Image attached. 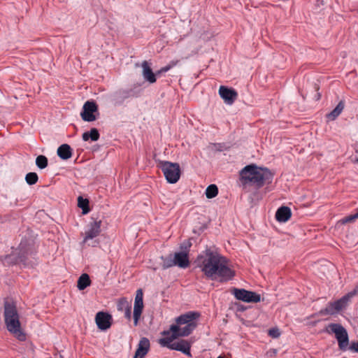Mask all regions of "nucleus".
<instances>
[{
    "mask_svg": "<svg viewBox=\"0 0 358 358\" xmlns=\"http://www.w3.org/2000/svg\"><path fill=\"white\" fill-rule=\"evenodd\" d=\"M200 313L195 311H189L176 318V324L170 326L169 330L163 331L161 334L164 337L159 339V343L162 347L170 350H177L192 357L190 352L191 343L186 340L173 341L178 337H185L190 335L197 327L196 320Z\"/></svg>",
    "mask_w": 358,
    "mask_h": 358,
    "instance_id": "1",
    "label": "nucleus"
},
{
    "mask_svg": "<svg viewBox=\"0 0 358 358\" xmlns=\"http://www.w3.org/2000/svg\"><path fill=\"white\" fill-rule=\"evenodd\" d=\"M197 263L205 276L211 280L224 282L231 280L236 275L235 271L228 266L227 259L210 249L198 257Z\"/></svg>",
    "mask_w": 358,
    "mask_h": 358,
    "instance_id": "2",
    "label": "nucleus"
},
{
    "mask_svg": "<svg viewBox=\"0 0 358 358\" xmlns=\"http://www.w3.org/2000/svg\"><path fill=\"white\" fill-rule=\"evenodd\" d=\"M273 175L267 168L259 167L255 164L245 166L240 171V180L243 185H251L261 188L266 183L272 182Z\"/></svg>",
    "mask_w": 358,
    "mask_h": 358,
    "instance_id": "3",
    "label": "nucleus"
},
{
    "mask_svg": "<svg viewBox=\"0 0 358 358\" xmlns=\"http://www.w3.org/2000/svg\"><path fill=\"white\" fill-rule=\"evenodd\" d=\"M3 315L8 331L13 334L19 341H24L26 335L21 329L20 317L15 305L6 301L4 303Z\"/></svg>",
    "mask_w": 358,
    "mask_h": 358,
    "instance_id": "4",
    "label": "nucleus"
},
{
    "mask_svg": "<svg viewBox=\"0 0 358 358\" xmlns=\"http://www.w3.org/2000/svg\"><path fill=\"white\" fill-rule=\"evenodd\" d=\"M33 252L31 246L26 243L21 242L18 248L13 252L11 254L6 255L4 259V262L8 264H23L27 265V261L29 256H31Z\"/></svg>",
    "mask_w": 358,
    "mask_h": 358,
    "instance_id": "5",
    "label": "nucleus"
},
{
    "mask_svg": "<svg viewBox=\"0 0 358 358\" xmlns=\"http://www.w3.org/2000/svg\"><path fill=\"white\" fill-rule=\"evenodd\" d=\"M157 167L162 170L168 182L174 184L179 180L181 171L178 163L159 161Z\"/></svg>",
    "mask_w": 358,
    "mask_h": 358,
    "instance_id": "6",
    "label": "nucleus"
},
{
    "mask_svg": "<svg viewBox=\"0 0 358 358\" xmlns=\"http://www.w3.org/2000/svg\"><path fill=\"white\" fill-rule=\"evenodd\" d=\"M327 331L329 334L334 333L338 341L339 349L342 351L348 350L349 338L346 329L340 324L331 323L329 324Z\"/></svg>",
    "mask_w": 358,
    "mask_h": 358,
    "instance_id": "7",
    "label": "nucleus"
},
{
    "mask_svg": "<svg viewBox=\"0 0 358 358\" xmlns=\"http://www.w3.org/2000/svg\"><path fill=\"white\" fill-rule=\"evenodd\" d=\"M351 299V296L347 294L340 299L332 303H329L325 308L321 310L320 313L322 315H334L345 308Z\"/></svg>",
    "mask_w": 358,
    "mask_h": 358,
    "instance_id": "8",
    "label": "nucleus"
},
{
    "mask_svg": "<svg viewBox=\"0 0 358 358\" xmlns=\"http://www.w3.org/2000/svg\"><path fill=\"white\" fill-rule=\"evenodd\" d=\"M232 294L238 300L247 303H257L261 301V295L245 289L234 288Z\"/></svg>",
    "mask_w": 358,
    "mask_h": 358,
    "instance_id": "9",
    "label": "nucleus"
},
{
    "mask_svg": "<svg viewBox=\"0 0 358 358\" xmlns=\"http://www.w3.org/2000/svg\"><path fill=\"white\" fill-rule=\"evenodd\" d=\"M97 111L98 106L96 102L94 101H87L83 105L80 115L84 121L93 122L96 119L94 113Z\"/></svg>",
    "mask_w": 358,
    "mask_h": 358,
    "instance_id": "10",
    "label": "nucleus"
},
{
    "mask_svg": "<svg viewBox=\"0 0 358 358\" xmlns=\"http://www.w3.org/2000/svg\"><path fill=\"white\" fill-rule=\"evenodd\" d=\"M143 309V292L141 289L136 291L134 307V324L137 326Z\"/></svg>",
    "mask_w": 358,
    "mask_h": 358,
    "instance_id": "11",
    "label": "nucleus"
},
{
    "mask_svg": "<svg viewBox=\"0 0 358 358\" xmlns=\"http://www.w3.org/2000/svg\"><path fill=\"white\" fill-rule=\"evenodd\" d=\"M219 94L224 101L229 105H231L238 96V93L235 90L224 86H220Z\"/></svg>",
    "mask_w": 358,
    "mask_h": 358,
    "instance_id": "12",
    "label": "nucleus"
},
{
    "mask_svg": "<svg viewBox=\"0 0 358 358\" xmlns=\"http://www.w3.org/2000/svg\"><path fill=\"white\" fill-rule=\"evenodd\" d=\"M112 317L110 314L104 312H99L95 317L96 324L101 330H106L111 326Z\"/></svg>",
    "mask_w": 358,
    "mask_h": 358,
    "instance_id": "13",
    "label": "nucleus"
},
{
    "mask_svg": "<svg viewBox=\"0 0 358 358\" xmlns=\"http://www.w3.org/2000/svg\"><path fill=\"white\" fill-rule=\"evenodd\" d=\"M191 244L189 243L188 246L185 247L186 250L182 251L179 252H176L174 255V261L176 266H179L180 268H185L189 266V260L188 257V250L187 248H189Z\"/></svg>",
    "mask_w": 358,
    "mask_h": 358,
    "instance_id": "14",
    "label": "nucleus"
},
{
    "mask_svg": "<svg viewBox=\"0 0 358 358\" xmlns=\"http://www.w3.org/2000/svg\"><path fill=\"white\" fill-rule=\"evenodd\" d=\"M150 343L148 338H141L133 358H144L150 350Z\"/></svg>",
    "mask_w": 358,
    "mask_h": 358,
    "instance_id": "15",
    "label": "nucleus"
},
{
    "mask_svg": "<svg viewBox=\"0 0 358 358\" xmlns=\"http://www.w3.org/2000/svg\"><path fill=\"white\" fill-rule=\"evenodd\" d=\"M101 232V221H94L89 225V229L85 231L84 242H87L89 239H92Z\"/></svg>",
    "mask_w": 358,
    "mask_h": 358,
    "instance_id": "16",
    "label": "nucleus"
},
{
    "mask_svg": "<svg viewBox=\"0 0 358 358\" xmlns=\"http://www.w3.org/2000/svg\"><path fill=\"white\" fill-rule=\"evenodd\" d=\"M142 76L145 80L152 84L157 81L156 74L152 71L150 64L147 61H143L141 64Z\"/></svg>",
    "mask_w": 358,
    "mask_h": 358,
    "instance_id": "17",
    "label": "nucleus"
},
{
    "mask_svg": "<svg viewBox=\"0 0 358 358\" xmlns=\"http://www.w3.org/2000/svg\"><path fill=\"white\" fill-rule=\"evenodd\" d=\"M292 215L291 209L287 206L280 207L275 213V218L278 222H285Z\"/></svg>",
    "mask_w": 358,
    "mask_h": 358,
    "instance_id": "18",
    "label": "nucleus"
},
{
    "mask_svg": "<svg viewBox=\"0 0 358 358\" xmlns=\"http://www.w3.org/2000/svg\"><path fill=\"white\" fill-rule=\"evenodd\" d=\"M57 155L64 160L69 159L72 156V149L68 144H62L57 148Z\"/></svg>",
    "mask_w": 358,
    "mask_h": 358,
    "instance_id": "19",
    "label": "nucleus"
},
{
    "mask_svg": "<svg viewBox=\"0 0 358 358\" xmlns=\"http://www.w3.org/2000/svg\"><path fill=\"white\" fill-rule=\"evenodd\" d=\"M345 107V102L341 101L336 108L329 113L327 115V117L329 120L333 121L336 120L340 114L342 113Z\"/></svg>",
    "mask_w": 358,
    "mask_h": 358,
    "instance_id": "20",
    "label": "nucleus"
},
{
    "mask_svg": "<svg viewBox=\"0 0 358 358\" xmlns=\"http://www.w3.org/2000/svg\"><path fill=\"white\" fill-rule=\"evenodd\" d=\"M91 284V280L90 276L87 273L82 274L77 282V287L79 290H84L85 288L89 287Z\"/></svg>",
    "mask_w": 358,
    "mask_h": 358,
    "instance_id": "21",
    "label": "nucleus"
},
{
    "mask_svg": "<svg viewBox=\"0 0 358 358\" xmlns=\"http://www.w3.org/2000/svg\"><path fill=\"white\" fill-rule=\"evenodd\" d=\"M99 133L97 129L92 128L90 131H86L83 134V139L85 141H87L89 139H91L92 141H96L99 138Z\"/></svg>",
    "mask_w": 358,
    "mask_h": 358,
    "instance_id": "22",
    "label": "nucleus"
},
{
    "mask_svg": "<svg viewBox=\"0 0 358 358\" xmlns=\"http://www.w3.org/2000/svg\"><path fill=\"white\" fill-rule=\"evenodd\" d=\"M78 206L83 210V214H87L90 212L89 201L87 199L79 196L78 198Z\"/></svg>",
    "mask_w": 358,
    "mask_h": 358,
    "instance_id": "23",
    "label": "nucleus"
},
{
    "mask_svg": "<svg viewBox=\"0 0 358 358\" xmlns=\"http://www.w3.org/2000/svg\"><path fill=\"white\" fill-rule=\"evenodd\" d=\"M161 259H162V267L163 269H167L170 267H172L173 266H176L174 257H172V255H170L169 257H162Z\"/></svg>",
    "mask_w": 358,
    "mask_h": 358,
    "instance_id": "24",
    "label": "nucleus"
},
{
    "mask_svg": "<svg viewBox=\"0 0 358 358\" xmlns=\"http://www.w3.org/2000/svg\"><path fill=\"white\" fill-rule=\"evenodd\" d=\"M218 194V188L215 185H210L206 189V196L208 199H213Z\"/></svg>",
    "mask_w": 358,
    "mask_h": 358,
    "instance_id": "25",
    "label": "nucleus"
},
{
    "mask_svg": "<svg viewBox=\"0 0 358 358\" xmlns=\"http://www.w3.org/2000/svg\"><path fill=\"white\" fill-rule=\"evenodd\" d=\"M36 164L41 169L46 168L48 164V158L44 155L38 156L36 159Z\"/></svg>",
    "mask_w": 358,
    "mask_h": 358,
    "instance_id": "26",
    "label": "nucleus"
},
{
    "mask_svg": "<svg viewBox=\"0 0 358 358\" xmlns=\"http://www.w3.org/2000/svg\"><path fill=\"white\" fill-rule=\"evenodd\" d=\"M38 180V177L36 173L30 172L28 173L25 176V180L27 183L29 185H34L37 182Z\"/></svg>",
    "mask_w": 358,
    "mask_h": 358,
    "instance_id": "27",
    "label": "nucleus"
},
{
    "mask_svg": "<svg viewBox=\"0 0 358 358\" xmlns=\"http://www.w3.org/2000/svg\"><path fill=\"white\" fill-rule=\"evenodd\" d=\"M117 94L120 96V98L123 99L135 96L134 90L132 89L121 90L117 92Z\"/></svg>",
    "mask_w": 358,
    "mask_h": 358,
    "instance_id": "28",
    "label": "nucleus"
},
{
    "mask_svg": "<svg viewBox=\"0 0 358 358\" xmlns=\"http://www.w3.org/2000/svg\"><path fill=\"white\" fill-rule=\"evenodd\" d=\"M357 218H358V208H357V212L355 214L345 217L344 218H343L341 220V222L342 224H346L348 222H354Z\"/></svg>",
    "mask_w": 358,
    "mask_h": 358,
    "instance_id": "29",
    "label": "nucleus"
},
{
    "mask_svg": "<svg viewBox=\"0 0 358 358\" xmlns=\"http://www.w3.org/2000/svg\"><path fill=\"white\" fill-rule=\"evenodd\" d=\"M348 350L358 352V341L357 342H352L350 345H348Z\"/></svg>",
    "mask_w": 358,
    "mask_h": 358,
    "instance_id": "30",
    "label": "nucleus"
},
{
    "mask_svg": "<svg viewBox=\"0 0 358 358\" xmlns=\"http://www.w3.org/2000/svg\"><path fill=\"white\" fill-rule=\"evenodd\" d=\"M269 335L271 336L273 338H278L280 336V333L278 329H270L269 330Z\"/></svg>",
    "mask_w": 358,
    "mask_h": 358,
    "instance_id": "31",
    "label": "nucleus"
},
{
    "mask_svg": "<svg viewBox=\"0 0 358 358\" xmlns=\"http://www.w3.org/2000/svg\"><path fill=\"white\" fill-rule=\"evenodd\" d=\"M124 317L128 319V320H130L131 317V307L128 306L127 307L125 311H124Z\"/></svg>",
    "mask_w": 358,
    "mask_h": 358,
    "instance_id": "32",
    "label": "nucleus"
},
{
    "mask_svg": "<svg viewBox=\"0 0 358 358\" xmlns=\"http://www.w3.org/2000/svg\"><path fill=\"white\" fill-rule=\"evenodd\" d=\"M348 294L351 296V298L356 296L358 294V283L355 286V289L352 291L348 292Z\"/></svg>",
    "mask_w": 358,
    "mask_h": 358,
    "instance_id": "33",
    "label": "nucleus"
},
{
    "mask_svg": "<svg viewBox=\"0 0 358 358\" xmlns=\"http://www.w3.org/2000/svg\"><path fill=\"white\" fill-rule=\"evenodd\" d=\"M315 91L317 92L316 94H315V99L317 101L320 99L321 97V94L320 92H318V90H319V86L317 85V84H315Z\"/></svg>",
    "mask_w": 358,
    "mask_h": 358,
    "instance_id": "34",
    "label": "nucleus"
},
{
    "mask_svg": "<svg viewBox=\"0 0 358 358\" xmlns=\"http://www.w3.org/2000/svg\"><path fill=\"white\" fill-rule=\"evenodd\" d=\"M170 69H171V66L169 64H167L166 66L161 68V71L166 73L168 71H169Z\"/></svg>",
    "mask_w": 358,
    "mask_h": 358,
    "instance_id": "35",
    "label": "nucleus"
},
{
    "mask_svg": "<svg viewBox=\"0 0 358 358\" xmlns=\"http://www.w3.org/2000/svg\"><path fill=\"white\" fill-rule=\"evenodd\" d=\"M178 63V61L176 60V61H171L169 62V65L171 66V69H172L173 67H174L175 66H176Z\"/></svg>",
    "mask_w": 358,
    "mask_h": 358,
    "instance_id": "36",
    "label": "nucleus"
},
{
    "mask_svg": "<svg viewBox=\"0 0 358 358\" xmlns=\"http://www.w3.org/2000/svg\"><path fill=\"white\" fill-rule=\"evenodd\" d=\"M164 72L163 71H161V69L159 70H158L157 71H156V73H155V74H156V77L157 76H160L162 73H164Z\"/></svg>",
    "mask_w": 358,
    "mask_h": 358,
    "instance_id": "37",
    "label": "nucleus"
},
{
    "mask_svg": "<svg viewBox=\"0 0 358 358\" xmlns=\"http://www.w3.org/2000/svg\"><path fill=\"white\" fill-rule=\"evenodd\" d=\"M217 358H223V357H221V356H220V357H218Z\"/></svg>",
    "mask_w": 358,
    "mask_h": 358,
    "instance_id": "38",
    "label": "nucleus"
},
{
    "mask_svg": "<svg viewBox=\"0 0 358 358\" xmlns=\"http://www.w3.org/2000/svg\"><path fill=\"white\" fill-rule=\"evenodd\" d=\"M357 162H358V159H357Z\"/></svg>",
    "mask_w": 358,
    "mask_h": 358,
    "instance_id": "39",
    "label": "nucleus"
}]
</instances>
